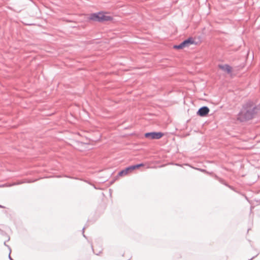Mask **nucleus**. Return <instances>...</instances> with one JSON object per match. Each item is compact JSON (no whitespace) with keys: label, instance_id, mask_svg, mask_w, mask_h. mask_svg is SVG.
Segmentation results:
<instances>
[{"label":"nucleus","instance_id":"obj_1","mask_svg":"<svg viewBox=\"0 0 260 260\" xmlns=\"http://www.w3.org/2000/svg\"><path fill=\"white\" fill-rule=\"evenodd\" d=\"M258 111V109L253 105H245L238 114V119L241 121L249 120L253 118Z\"/></svg>","mask_w":260,"mask_h":260},{"label":"nucleus","instance_id":"obj_4","mask_svg":"<svg viewBox=\"0 0 260 260\" xmlns=\"http://www.w3.org/2000/svg\"><path fill=\"white\" fill-rule=\"evenodd\" d=\"M145 137L149 139H159L163 136L164 134L161 132H151L145 134Z\"/></svg>","mask_w":260,"mask_h":260},{"label":"nucleus","instance_id":"obj_3","mask_svg":"<svg viewBox=\"0 0 260 260\" xmlns=\"http://www.w3.org/2000/svg\"><path fill=\"white\" fill-rule=\"evenodd\" d=\"M144 165L143 164H140L135 166H132L125 168L124 170H123L119 172L118 175L120 177L123 176H125L127 175L129 173L132 172L135 169H137L141 167H144Z\"/></svg>","mask_w":260,"mask_h":260},{"label":"nucleus","instance_id":"obj_8","mask_svg":"<svg viewBox=\"0 0 260 260\" xmlns=\"http://www.w3.org/2000/svg\"><path fill=\"white\" fill-rule=\"evenodd\" d=\"M0 208H4V206H2V205H0Z\"/></svg>","mask_w":260,"mask_h":260},{"label":"nucleus","instance_id":"obj_5","mask_svg":"<svg viewBox=\"0 0 260 260\" xmlns=\"http://www.w3.org/2000/svg\"><path fill=\"white\" fill-rule=\"evenodd\" d=\"M192 43V41H191V40L188 39L184 41H183L182 43H181L180 45L175 46L174 47L176 49H182L186 46H188L189 45Z\"/></svg>","mask_w":260,"mask_h":260},{"label":"nucleus","instance_id":"obj_6","mask_svg":"<svg viewBox=\"0 0 260 260\" xmlns=\"http://www.w3.org/2000/svg\"><path fill=\"white\" fill-rule=\"evenodd\" d=\"M209 112V109L207 107L201 108L198 111V114L200 116H206Z\"/></svg>","mask_w":260,"mask_h":260},{"label":"nucleus","instance_id":"obj_2","mask_svg":"<svg viewBox=\"0 0 260 260\" xmlns=\"http://www.w3.org/2000/svg\"><path fill=\"white\" fill-rule=\"evenodd\" d=\"M87 19L90 21L103 22L112 21L113 17L109 15L108 12H100L89 14Z\"/></svg>","mask_w":260,"mask_h":260},{"label":"nucleus","instance_id":"obj_7","mask_svg":"<svg viewBox=\"0 0 260 260\" xmlns=\"http://www.w3.org/2000/svg\"><path fill=\"white\" fill-rule=\"evenodd\" d=\"M219 68L220 69L229 74L231 73L232 71V67L228 64L219 65Z\"/></svg>","mask_w":260,"mask_h":260}]
</instances>
